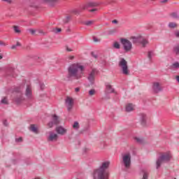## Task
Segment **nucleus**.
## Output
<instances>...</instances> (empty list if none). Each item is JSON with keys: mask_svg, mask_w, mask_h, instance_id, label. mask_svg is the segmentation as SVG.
Listing matches in <instances>:
<instances>
[{"mask_svg": "<svg viewBox=\"0 0 179 179\" xmlns=\"http://www.w3.org/2000/svg\"><path fill=\"white\" fill-rule=\"evenodd\" d=\"M173 156L170 152H165L161 155L157 160V169H159L162 166V163H167L171 160Z\"/></svg>", "mask_w": 179, "mask_h": 179, "instance_id": "3", "label": "nucleus"}, {"mask_svg": "<svg viewBox=\"0 0 179 179\" xmlns=\"http://www.w3.org/2000/svg\"><path fill=\"white\" fill-rule=\"evenodd\" d=\"M140 43L142 44L143 47H146V45H148L149 42L146 39L141 37L140 39Z\"/></svg>", "mask_w": 179, "mask_h": 179, "instance_id": "23", "label": "nucleus"}, {"mask_svg": "<svg viewBox=\"0 0 179 179\" xmlns=\"http://www.w3.org/2000/svg\"><path fill=\"white\" fill-rule=\"evenodd\" d=\"M166 2H169V0H162L161 3H166Z\"/></svg>", "mask_w": 179, "mask_h": 179, "instance_id": "53", "label": "nucleus"}, {"mask_svg": "<svg viewBox=\"0 0 179 179\" xmlns=\"http://www.w3.org/2000/svg\"><path fill=\"white\" fill-rule=\"evenodd\" d=\"M15 142H17V143L23 142V138L22 137H19L18 138H15Z\"/></svg>", "mask_w": 179, "mask_h": 179, "instance_id": "43", "label": "nucleus"}, {"mask_svg": "<svg viewBox=\"0 0 179 179\" xmlns=\"http://www.w3.org/2000/svg\"><path fill=\"white\" fill-rule=\"evenodd\" d=\"M97 8H92L91 10H89V12L93 13V12H97Z\"/></svg>", "mask_w": 179, "mask_h": 179, "instance_id": "48", "label": "nucleus"}, {"mask_svg": "<svg viewBox=\"0 0 179 179\" xmlns=\"http://www.w3.org/2000/svg\"><path fill=\"white\" fill-rule=\"evenodd\" d=\"M66 51H68L69 52H71V51H72V50L71 48H69L68 46H66Z\"/></svg>", "mask_w": 179, "mask_h": 179, "instance_id": "52", "label": "nucleus"}, {"mask_svg": "<svg viewBox=\"0 0 179 179\" xmlns=\"http://www.w3.org/2000/svg\"><path fill=\"white\" fill-rule=\"evenodd\" d=\"M122 164L125 169L131 167V153L127 152L122 156Z\"/></svg>", "mask_w": 179, "mask_h": 179, "instance_id": "6", "label": "nucleus"}, {"mask_svg": "<svg viewBox=\"0 0 179 179\" xmlns=\"http://www.w3.org/2000/svg\"><path fill=\"white\" fill-rule=\"evenodd\" d=\"M62 30V29H61V28H56V29H53V32H54V33H56V34H57V33H61Z\"/></svg>", "mask_w": 179, "mask_h": 179, "instance_id": "38", "label": "nucleus"}, {"mask_svg": "<svg viewBox=\"0 0 179 179\" xmlns=\"http://www.w3.org/2000/svg\"><path fill=\"white\" fill-rule=\"evenodd\" d=\"M22 45L20 44V43L17 42V43L15 45H13L11 46V49L12 50H15L17 47H20Z\"/></svg>", "mask_w": 179, "mask_h": 179, "instance_id": "32", "label": "nucleus"}, {"mask_svg": "<svg viewBox=\"0 0 179 179\" xmlns=\"http://www.w3.org/2000/svg\"><path fill=\"white\" fill-rule=\"evenodd\" d=\"M54 125H55V124H54V122H52V121L48 123L49 128H52V127H54Z\"/></svg>", "mask_w": 179, "mask_h": 179, "instance_id": "44", "label": "nucleus"}, {"mask_svg": "<svg viewBox=\"0 0 179 179\" xmlns=\"http://www.w3.org/2000/svg\"><path fill=\"white\" fill-rule=\"evenodd\" d=\"M3 124L4 127H8V121L6 120L3 121Z\"/></svg>", "mask_w": 179, "mask_h": 179, "instance_id": "47", "label": "nucleus"}, {"mask_svg": "<svg viewBox=\"0 0 179 179\" xmlns=\"http://www.w3.org/2000/svg\"><path fill=\"white\" fill-rule=\"evenodd\" d=\"M134 110V105H132V103H128L126 106V111L127 113H129L131 111H132Z\"/></svg>", "mask_w": 179, "mask_h": 179, "instance_id": "21", "label": "nucleus"}, {"mask_svg": "<svg viewBox=\"0 0 179 179\" xmlns=\"http://www.w3.org/2000/svg\"><path fill=\"white\" fill-rule=\"evenodd\" d=\"M111 93H115V90H114V88H113V86H111V85L106 83L105 94H110Z\"/></svg>", "mask_w": 179, "mask_h": 179, "instance_id": "11", "label": "nucleus"}, {"mask_svg": "<svg viewBox=\"0 0 179 179\" xmlns=\"http://www.w3.org/2000/svg\"><path fill=\"white\" fill-rule=\"evenodd\" d=\"M96 75V69H93L91 73L89 74V76L87 78L89 82L90 83H93L94 82V76Z\"/></svg>", "mask_w": 179, "mask_h": 179, "instance_id": "15", "label": "nucleus"}, {"mask_svg": "<svg viewBox=\"0 0 179 179\" xmlns=\"http://www.w3.org/2000/svg\"><path fill=\"white\" fill-rule=\"evenodd\" d=\"M66 104L67 106V111H71L73 107V99L68 96L66 99Z\"/></svg>", "mask_w": 179, "mask_h": 179, "instance_id": "9", "label": "nucleus"}, {"mask_svg": "<svg viewBox=\"0 0 179 179\" xmlns=\"http://www.w3.org/2000/svg\"><path fill=\"white\" fill-rule=\"evenodd\" d=\"M55 125H58L59 124V120L58 119V116L57 115H54L52 116V121Z\"/></svg>", "mask_w": 179, "mask_h": 179, "instance_id": "22", "label": "nucleus"}, {"mask_svg": "<svg viewBox=\"0 0 179 179\" xmlns=\"http://www.w3.org/2000/svg\"><path fill=\"white\" fill-rule=\"evenodd\" d=\"M84 70L85 67L80 64H73L70 65L68 68L67 79L69 80H72V79H80Z\"/></svg>", "mask_w": 179, "mask_h": 179, "instance_id": "2", "label": "nucleus"}, {"mask_svg": "<svg viewBox=\"0 0 179 179\" xmlns=\"http://www.w3.org/2000/svg\"><path fill=\"white\" fill-rule=\"evenodd\" d=\"M13 72H15V69L13 67H9L7 70L8 75L15 77V74H13Z\"/></svg>", "mask_w": 179, "mask_h": 179, "instance_id": "19", "label": "nucleus"}, {"mask_svg": "<svg viewBox=\"0 0 179 179\" xmlns=\"http://www.w3.org/2000/svg\"><path fill=\"white\" fill-rule=\"evenodd\" d=\"M134 141H136V142L137 143H140V144H142L143 143V138H141L139 137H135L134 138Z\"/></svg>", "mask_w": 179, "mask_h": 179, "instance_id": "25", "label": "nucleus"}, {"mask_svg": "<svg viewBox=\"0 0 179 179\" xmlns=\"http://www.w3.org/2000/svg\"><path fill=\"white\" fill-rule=\"evenodd\" d=\"M71 21V16L66 17V19L64 20V23H69Z\"/></svg>", "mask_w": 179, "mask_h": 179, "instance_id": "36", "label": "nucleus"}, {"mask_svg": "<svg viewBox=\"0 0 179 179\" xmlns=\"http://www.w3.org/2000/svg\"><path fill=\"white\" fill-rule=\"evenodd\" d=\"M152 1H155V0H152Z\"/></svg>", "mask_w": 179, "mask_h": 179, "instance_id": "64", "label": "nucleus"}, {"mask_svg": "<svg viewBox=\"0 0 179 179\" xmlns=\"http://www.w3.org/2000/svg\"><path fill=\"white\" fill-rule=\"evenodd\" d=\"M58 139V134L54 133L53 131L49 132V136L48 138V141L49 142H52L54 141H57Z\"/></svg>", "mask_w": 179, "mask_h": 179, "instance_id": "12", "label": "nucleus"}, {"mask_svg": "<svg viewBox=\"0 0 179 179\" xmlns=\"http://www.w3.org/2000/svg\"><path fill=\"white\" fill-rule=\"evenodd\" d=\"M39 85L41 87V90H44V87H45V85L41 82L39 83Z\"/></svg>", "mask_w": 179, "mask_h": 179, "instance_id": "40", "label": "nucleus"}, {"mask_svg": "<svg viewBox=\"0 0 179 179\" xmlns=\"http://www.w3.org/2000/svg\"><path fill=\"white\" fill-rule=\"evenodd\" d=\"M113 48H116V50H120V48H121V45L118 42L116 41L113 43Z\"/></svg>", "mask_w": 179, "mask_h": 179, "instance_id": "27", "label": "nucleus"}, {"mask_svg": "<svg viewBox=\"0 0 179 179\" xmlns=\"http://www.w3.org/2000/svg\"><path fill=\"white\" fill-rule=\"evenodd\" d=\"M173 179H177V178H174Z\"/></svg>", "mask_w": 179, "mask_h": 179, "instance_id": "63", "label": "nucleus"}, {"mask_svg": "<svg viewBox=\"0 0 179 179\" xmlns=\"http://www.w3.org/2000/svg\"><path fill=\"white\" fill-rule=\"evenodd\" d=\"M153 55H155V53H153V52H152V51L148 52V57L149 59L152 60Z\"/></svg>", "mask_w": 179, "mask_h": 179, "instance_id": "34", "label": "nucleus"}, {"mask_svg": "<svg viewBox=\"0 0 179 179\" xmlns=\"http://www.w3.org/2000/svg\"><path fill=\"white\" fill-rule=\"evenodd\" d=\"M152 90L154 93H159L162 92V87L160 86V83H154L152 85Z\"/></svg>", "mask_w": 179, "mask_h": 179, "instance_id": "14", "label": "nucleus"}, {"mask_svg": "<svg viewBox=\"0 0 179 179\" xmlns=\"http://www.w3.org/2000/svg\"><path fill=\"white\" fill-rule=\"evenodd\" d=\"M170 16L172 17L173 19H179V15L177 12L171 13Z\"/></svg>", "mask_w": 179, "mask_h": 179, "instance_id": "24", "label": "nucleus"}, {"mask_svg": "<svg viewBox=\"0 0 179 179\" xmlns=\"http://www.w3.org/2000/svg\"><path fill=\"white\" fill-rule=\"evenodd\" d=\"M79 127H80V126H79V122H75L73 123V129L78 130V129H79Z\"/></svg>", "mask_w": 179, "mask_h": 179, "instance_id": "30", "label": "nucleus"}, {"mask_svg": "<svg viewBox=\"0 0 179 179\" xmlns=\"http://www.w3.org/2000/svg\"><path fill=\"white\" fill-rule=\"evenodd\" d=\"M80 88H79V87H76L75 89V92H76L77 93H78V92H80Z\"/></svg>", "mask_w": 179, "mask_h": 179, "instance_id": "54", "label": "nucleus"}, {"mask_svg": "<svg viewBox=\"0 0 179 179\" xmlns=\"http://www.w3.org/2000/svg\"><path fill=\"white\" fill-rule=\"evenodd\" d=\"M174 36L176 37V38H179V31H176L174 32Z\"/></svg>", "mask_w": 179, "mask_h": 179, "instance_id": "45", "label": "nucleus"}, {"mask_svg": "<svg viewBox=\"0 0 179 179\" xmlns=\"http://www.w3.org/2000/svg\"><path fill=\"white\" fill-rule=\"evenodd\" d=\"M169 27H170V29H176V27H177V24L176 22H169Z\"/></svg>", "mask_w": 179, "mask_h": 179, "instance_id": "29", "label": "nucleus"}, {"mask_svg": "<svg viewBox=\"0 0 179 179\" xmlns=\"http://www.w3.org/2000/svg\"><path fill=\"white\" fill-rule=\"evenodd\" d=\"M91 55H92V57H93L95 59L97 58V55L94 54V52H92Z\"/></svg>", "mask_w": 179, "mask_h": 179, "instance_id": "46", "label": "nucleus"}, {"mask_svg": "<svg viewBox=\"0 0 179 179\" xmlns=\"http://www.w3.org/2000/svg\"><path fill=\"white\" fill-rule=\"evenodd\" d=\"M3 57L0 55V59H2Z\"/></svg>", "mask_w": 179, "mask_h": 179, "instance_id": "59", "label": "nucleus"}, {"mask_svg": "<svg viewBox=\"0 0 179 179\" xmlns=\"http://www.w3.org/2000/svg\"><path fill=\"white\" fill-rule=\"evenodd\" d=\"M14 92H15L16 93H18L17 96L15 99V101L17 104H20V103H22V101H23V100H24V98H23V94H22V87H17L15 88Z\"/></svg>", "mask_w": 179, "mask_h": 179, "instance_id": "7", "label": "nucleus"}, {"mask_svg": "<svg viewBox=\"0 0 179 179\" xmlns=\"http://www.w3.org/2000/svg\"><path fill=\"white\" fill-rule=\"evenodd\" d=\"M133 43L136 44V43H141V37L136 38V37H133Z\"/></svg>", "mask_w": 179, "mask_h": 179, "instance_id": "26", "label": "nucleus"}, {"mask_svg": "<svg viewBox=\"0 0 179 179\" xmlns=\"http://www.w3.org/2000/svg\"><path fill=\"white\" fill-rule=\"evenodd\" d=\"M116 31V29H110L108 31V34H109V36H111L112 34H114V33H115Z\"/></svg>", "mask_w": 179, "mask_h": 179, "instance_id": "35", "label": "nucleus"}, {"mask_svg": "<svg viewBox=\"0 0 179 179\" xmlns=\"http://www.w3.org/2000/svg\"><path fill=\"white\" fill-rule=\"evenodd\" d=\"M58 0H45V2L48 5V6H55Z\"/></svg>", "mask_w": 179, "mask_h": 179, "instance_id": "17", "label": "nucleus"}, {"mask_svg": "<svg viewBox=\"0 0 179 179\" xmlns=\"http://www.w3.org/2000/svg\"><path fill=\"white\" fill-rule=\"evenodd\" d=\"M109 167V161L102 162L99 168L94 170L92 173L93 179H108L110 177V173H108L107 169Z\"/></svg>", "mask_w": 179, "mask_h": 179, "instance_id": "1", "label": "nucleus"}, {"mask_svg": "<svg viewBox=\"0 0 179 179\" xmlns=\"http://www.w3.org/2000/svg\"><path fill=\"white\" fill-rule=\"evenodd\" d=\"M173 68H176V69H179V63L178 62H176L175 63L173 64Z\"/></svg>", "mask_w": 179, "mask_h": 179, "instance_id": "39", "label": "nucleus"}, {"mask_svg": "<svg viewBox=\"0 0 179 179\" xmlns=\"http://www.w3.org/2000/svg\"><path fill=\"white\" fill-rule=\"evenodd\" d=\"M120 43L123 45V49L125 52H129V51L132 50V43H131L129 40L122 38H120Z\"/></svg>", "mask_w": 179, "mask_h": 179, "instance_id": "5", "label": "nucleus"}, {"mask_svg": "<svg viewBox=\"0 0 179 179\" xmlns=\"http://www.w3.org/2000/svg\"><path fill=\"white\" fill-rule=\"evenodd\" d=\"M39 33H42V31H39Z\"/></svg>", "mask_w": 179, "mask_h": 179, "instance_id": "62", "label": "nucleus"}, {"mask_svg": "<svg viewBox=\"0 0 179 179\" xmlns=\"http://www.w3.org/2000/svg\"><path fill=\"white\" fill-rule=\"evenodd\" d=\"M148 120V117L145 113H140V122L143 127H146V121Z\"/></svg>", "mask_w": 179, "mask_h": 179, "instance_id": "13", "label": "nucleus"}, {"mask_svg": "<svg viewBox=\"0 0 179 179\" xmlns=\"http://www.w3.org/2000/svg\"><path fill=\"white\" fill-rule=\"evenodd\" d=\"M93 23H94V21L84 22V24H85V26H91V24H93Z\"/></svg>", "mask_w": 179, "mask_h": 179, "instance_id": "33", "label": "nucleus"}, {"mask_svg": "<svg viewBox=\"0 0 179 179\" xmlns=\"http://www.w3.org/2000/svg\"><path fill=\"white\" fill-rule=\"evenodd\" d=\"M97 6H99V3L90 1L83 6V9H89V8H96Z\"/></svg>", "mask_w": 179, "mask_h": 179, "instance_id": "10", "label": "nucleus"}, {"mask_svg": "<svg viewBox=\"0 0 179 179\" xmlns=\"http://www.w3.org/2000/svg\"><path fill=\"white\" fill-rule=\"evenodd\" d=\"M13 29H14L15 33H17V34H20V33L21 32L20 29L17 26H14Z\"/></svg>", "mask_w": 179, "mask_h": 179, "instance_id": "31", "label": "nucleus"}, {"mask_svg": "<svg viewBox=\"0 0 179 179\" xmlns=\"http://www.w3.org/2000/svg\"><path fill=\"white\" fill-rule=\"evenodd\" d=\"M0 45H3V47H5L6 45V43H5V42L0 41Z\"/></svg>", "mask_w": 179, "mask_h": 179, "instance_id": "49", "label": "nucleus"}, {"mask_svg": "<svg viewBox=\"0 0 179 179\" xmlns=\"http://www.w3.org/2000/svg\"><path fill=\"white\" fill-rule=\"evenodd\" d=\"M2 104H8V99L6 98H3L1 99Z\"/></svg>", "mask_w": 179, "mask_h": 179, "instance_id": "42", "label": "nucleus"}, {"mask_svg": "<svg viewBox=\"0 0 179 179\" xmlns=\"http://www.w3.org/2000/svg\"><path fill=\"white\" fill-rule=\"evenodd\" d=\"M69 58L72 60L75 59V56H70Z\"/></svg>", "mask_w": 179, "mask_h": 179, "instance_id": "56", "label": "nucleus"}, {"mask_svg": "<svg viewBox=\"0 0 179 179\" xmlns=\"http://www.w3.org/2000/svg\"><path fill=\"white\" fill-rule=\"evenodd\" d=\"M106 99H110V96L108 94H106Z\"/></svg>", "mask_w": 179, "mask_h": 179, "instance_id": "58", "label": "nucleus"}, {"mask_svg": "<svg viewBox=\"0 0 179 179\" xmlns=\"http://www.w3.org/2000/svg\"><path fill=\"white\" fill-rule=\"evenodd\" d=\"M96 94V90L94 89H92L89 91L90 96H94V94Z\"/></svg>", "mask_w": 179, "mask_h": 179, "instance_id": "37", "label": "nucleus"}, {"mask_svg": "<svg viewBox=\"0 0 179 179\" xmlns=\"http://www.w3.org/2000/svg\"><path fill=\"white\" fill-rule=\"evenodd\" d=\"M119 66L122 69L123 75H129V69H128V62L124 58H121L119 62Z\"/></svg>", "mask_w": 179, "mask_h": 179, "instance_id": "4", "label": "nucleus"}, {"mask_svg": "<svg viewBox=\"0 0 179 179\" xmlns=\"http://www.w3.org/2000/svg\"><path fill=\"white\" fill-rule=\"evenodd\" d=\"M25 96L28 100L33 99V92L31 91V86L27 85L25 90Z\"/></svg>", "mask_w": 179, "mask_h": 179, "instance_id": "8", "label": "nucleus"}, {"mask_svg": "<svg viewBox=\"0 0 179 179\" xmlns=\"http://www.w3.org/2000/svg\"><path fill=\"white\" fill-rule=\"evenodd\" d=\"M176 79L177 82L179 83V76H177L176 77Z\"/></svg>", "mask_w": 179, "mask_h": 179, "instance_id": "57", "label": "nucleus"}, {"mask_svg": "<svg viewBox=\"0 0 179 179\" xmlns=\"http://www.w3.org/2000/svg\"><path fill=\"white\" fill-rule=\"evenodd\" d=\"M56 132L59 134V135H65V133L66 132V129L64 128L62 126H59L56 127Z\"/></svg>", "mask_w": 179, "mask_h": 179, "instance_id": "16", "label": "nucleus"}, {"mask_svg": "<svg viewBox=\"0 0 179 179\" xmlns=\"http://www.w3.org/2000/svg\"><path fill=\"white\" fill-rule=\"evenodd\" d=\"M74 12H75V13H76L78 11L75 10Z\"/></svg>", "mask_w": 179, "mask_h": 179, "instance_id": "61", "label": "nucleus"}, {"mask_svg": "<svg viewBox=\"0 0 179 179\" xmlns=\"http://www.w3.org/2000/svg\"><path fill=\"white\" fill-rule=\"evenodd\" d=\"M29 129L34 134H38V129L36 127V124H31Z\"/></svg>", "mask_w": 179, "mask_h": 179, "instance_id": "18", "label": "nucleus"}, {"mask_svg": "<svg viewBox=\"0 0 179 179\" xmlns=\"http://www.w3.org/2000/svg\"><path fill=\"white\" fill-rule=\"evenodd\" d=\"M33 58H34V55H27L24 57V59L26 61H29V59H33Z\"/></svg>", "mask_w": 179, "mask_h": 179, "instance_id": "28", "label": "nucleus"}, {"mask_svg": "<svg viewBox=\"0 0 179 179\" xmlns=\"http://www.w3.org/2000/svg\"><path fill=\"white\" fill-rule=\"evenodd\" d=\"M94 41H95V43H97V41H99V39L97 38L94 37Z\"/></svg>", "mask_w": 179, "mask_h": 179, "instance_id": "55", "label": "nucleus"}, {"mask_svg": "<svg viewBox=\"0 0 179 179\" xmlns=\"http://www.w3.org/2000/svg\"><path fill=\"white\" fill-rule=\"evenodd\" d=\"M3 2H7V3H12V0H3Z\"/></svg>", "mask_w": 179, "mask_h": 179, "instance_id": "51", "label": "nucleus"}, {"mask_svg": "<svg viewBox=\"0 0 179 179\" xmlns=\"http://www.w3.org/2000/svg\"><path fill=\"white\" fill-rule=\"evenodd\" d=\"M28 31H29V33H31V34H32V36H34V34H36V29H29Z\"/></svg>", "mask_w": 179, "mask_h": 179, "instance_id": "41", "label": "nucleus"}, {"mask_svg": "<svg viewBox=\"0 0 179 179\" xmlns=\"http://www.w3.org/2000/svg\"><path fill=\"white\" fill-rule=\"evenodd\" d=\"M173 51L176 55H179V43L173 46Z\"/></svg>", "mask_w": 179, "mask_h": 179, "instance_id": "20", "label": "nucleus"}, {"mask_svg": "<svg viewBox=\"0 0 179 179\" xmlns=\"http://www.w3.org/2000/svg\"><path fill=\"white\" fill-rule=\"evenodd\" d=\"M66 31H70V29H68L66 30Z\"/></svg>", "mask_w": 179, "mask_h": 179, "instance_id": "60", "label": "nucleus"}, {"mask_svg": "<svg viewBox=\"0 0 179 179\" xmlns=\"http://www.w3.org/2000/svg\"><path fill=\"white\" fill-rule=\"evenodd\" d=\"M112 23H113V24H118V20H113L112 21Z\"/></svg>", "mask_w": 179, "mask_h": 179, "instance_id": "50", "label": "nucleus"}]
</instances>
